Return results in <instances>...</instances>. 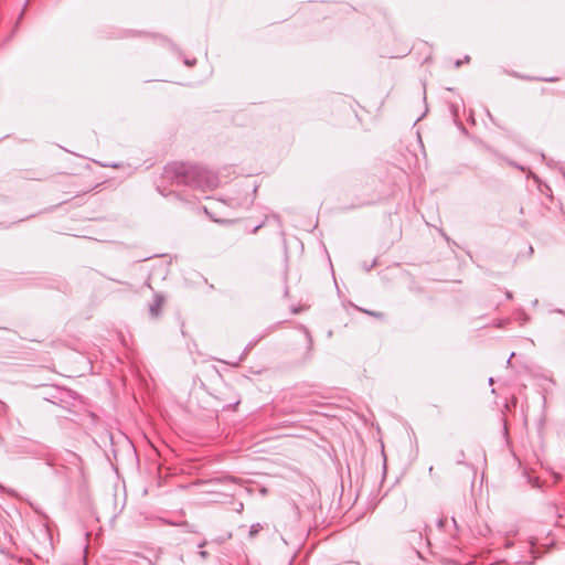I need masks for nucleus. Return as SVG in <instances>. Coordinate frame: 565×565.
Wrapping results in <instances>:
<instances>
[{
  "label": "nucleus",
  "mask_w": 565,
  "mask_h": 565,
  "mask_svg": "<svg viewBox=\"0 0 565 565\" xmlns=\"http://www.w3.org/2000/svg\"><path fill=\"white\" fill-rule=\"evenodd\" d=\"M545 514L547 516H550V519H561L562 518V514L559 513V508L556 503L554 502H548L546 505H545Z\"/></svg>",
  "instance_id": "nucleus-4"
},
{
  "label": "nucleus",
  "mask_w": 565,
  "mask_h": 565,
  "mask_svg": "<svg viewBox=\"0 0 565 565\" xmlns=\"http://www.w3.org/2000/svg\"><path fill=\"white\" fill-rule=\"evenodd\" d=\"M7 452L9 455L38 456L40 454V446L32 441L22 440L20 444L9 447Z\"/></svg>",
  "instance_id": "nucleus-2"
},
{
  "label": "nucleus",
  "mask_w": 565,
  "mask_h": 565,
  "mask_svg": "<svg viewBox=\"0 0 565 565\" xmlns=\"http://www.w3.org/2000/svg\"><path fill=\"white\" fill-rule=\"evenodd\" d=\"M262 530H263V525L260 523L252 524V526L249 529V537L254 539Z\"/></svg>",
  "instance_id": "nucleus-5"
},
{
  "label": "nucleus",
  "mask_w": 565,
  "mask_h": 565,
  "mask_svg": "<svg viewBox=\"0 0 565 565\" xmlns=\"http://www.w3.org/2000/svg\"><path fill=\"white\" fill-rule=\"evenodd\" d=\"M226 481L235 482V479L233 477L225 478Z\"/></svg>",
  "instance_id": "nucleus-14"
},
{
  "label": "nucleus",
  "mask_w": 565,
  "mask_h": 565,
  "mask_svg": "<svg viewBox=\"0 0 565 565\" xmlns=\"http://www.w3.org/2000/svg\"><path fill=\"white\" fill-rule=\"evenodd\" d=\"M0 490H2V486H0Z\"/></svg>",
  "instance_id": "nucleus-19"
},
{
  "label": "nucleus",
  "mask_w": 565,
  "mask_h": 565,
  "mask_svg": "<svg viewBox=\"0 0 565 565\" xmlns=\"http://www.w3.org/2000/svg\"><path fill=\"white\" fill-rule=\"evenodd\" d=\"M164 305V297L161 295H156L153 301L149 305V316L152 319H157L162 311Z\"/></svg>",
  "instance_id": "nucleus-3"
},
{
  "label": "nucleus",
  "mask_w": 565,
  "mask_h": 565,
  "mask_svg": "<svg viewBox=\"0 0 565 565\" xmlns=\"http://www.w3.org/2000/svg\"><path fill=\"white\" fill-rule=\"evenodd\" d=\"M544 81H546V82H553V81H555V79H554V78H545Z\"/></svg>",
  "instance_id": "nucleus-17"
},
{
  "label": "nucleus",
  "mask_w": 565,
  "mask_h": 565,
  "mask_svg": "<svg viewBox=\"0 0 565 565\" xmlns=\"http://www.w3.org/2000/svg\"><path fill=\"white\" fill-rule=\"evenodd\" d=\"M115 499V494L114 493H109L105 497V503H110L113 500Z\"/></svg>",
  "instance_id": "nucleus-6"
},
{
  "label": "nucleus",
  "mask_w": 565,
  "mask_h": 565,
  "mask_svg": "<svg viewBox=\"0 0 565 565\" xmlns=\"http://www.w3.org/2000/svg\"><path fill=\"white\" fill-rule=\"evenodd\" d=\"M529 482H533V487H539L536 479L533 480L531 477H529Z\"/></svg>",
  "instance_id": "nucleus-9"
},
{
  "label": "nucleus",
  "mask_w": 565,
  "mask_h": 565,
  "mask_svg": "<svg viewBox=\"0 0 565 565\" xmlns=\"http://www.w3.org/2000/svg\"><path fill=\"white\" fill-rule=\"evenodd\" d=\"M116 510H117V507L115 505V507H114V511H113V513H111V516H113V518H115V516L117 515V511H116Z\"/></svg>",
  "instance_id": "nucleus-12"
},
{
  "label": "nucleus",
  "mask_w": 565,
  "mask_h": 565,
  "mask_svg": "<svg viewBox=\"0 0 565 565\" xmlns=\"http://www.w3.org/2000/svg\"><path fill=\"white\" fill-rule=\"evenodd\" d=\"M513 356H514V353H512V354L510 355V358L508 359V361H507V363H508V364H510V363H511V359H512Z\"/></svg>",
  "instance_id": "nucleus-16"
},
{
  "label": "nucleus",
  "mask_w": 565,
  "mask_h": 565,
  "mask_svg": "<svg viewBox=\"0 0 565 565\" xmlns=\"http://www.w3.org/2000/svg\"><path fill=\"white\" fill-rule=\"evenodd\" d=\"M103 167L117 168V167H118V164H117V163H105V164H103Z\"/></svg>",
  "instance_id": "nucleus-10"
},
{
  "label": "nucleus",
  "mask_w": 565,
  "mask_h": 565,
  "mask_svg": "<svg viewBox=\"0 0 565 565\" xmlns=\"http://www.w3.org/2000/svg\"><path fill=\"white\" fill-rule=\"evenodd\" d=\"M244 508V504L242 502L238 503L237 508H236V511L237 512H241Z\"/></svg>",
  "instance_id": "nucleus-11"
},
{
  "label": "nucleus",
  "mask_w": 565,
  "mask_h": 565,
  "mask_svg": "<svg viewBox=\"0 0 565 565\" xmlns=\"http://www.w3.org/2000/svg\"><path fill=\"white\" fill-rule=\"evenodd\" d=\"M376 262L374 260L370 267H365L366 270H370L372 267H374Z\"/></svg>",
  "instance_id": "nucleus-15"
},
{
  "label": "nucleus",
  "mask_w": 565,
  "mask_h": 565,
  "mask_svg": "<svg viewBox=\"0 0 565 565\" xmlns=\"http://www.w3.org/2000/svg\"><path fill=\"white\" fill-rule=\"evenodd\" d=\"M164 178L177 184L188 185L202 191L217 188L220 181L212 171L190 163L173 162L164 168Z\"/></svg>",
  "instance_id": "nucleus-1"
},
{
  "label": "nucleus",
  "mask_w": 565,
  "mask_h": 565,
  "mask_svg": "<svg viewBox=\"0 0 565 565\" xmlns=\"http://www.w3.org/2000/svg\"><path fill=\"white\" fill-rule=\"evenodd\" d=\"M489 384H490V385H492V384H493V379H492V377H490V379H489Z\"/></svg>",
  "instance_id": "nucleus-18"
},
{
  "label": "nucleus",
  "mask_w": 565,
  "mask_h": 565,
  "mask_svg": "<svg viewBox=\"0 0 565 565\" xmlns=\"http://www.w3.org/2000/svg\"><path fill=\"white\" fill-rule=\"evenodd\" d=\"M195 62H196L195 58H193V60H189V58L184 60V64L188 65V66H193L195 64Z\"/></svg>",
  "instance_id": "nucleus-7"
},
{
  "label": "nucleus",
  "mask_w": 565,
  "mask_h": 565,
  "mask_svg": "<svg viewBox=\"0 0 565 565\" xmlns=\"http://www.w3.org/2000/svg\"><path fill=\"white\" fill-rule=\"evenodd\" d=\"M461 64H462V61L458 60V61L455 63V66H456V67H459Z\"/></svg>",
  "instance_id": "nucleus-13"
},
{
  "label": "nucleus",
  "mask_w": 565,
  "mask_h": 565,
  "mask_svg": "<svg viewBox=\"0 0 565 565\" xmlns=\"http://www.w3.org/2000/svg\"><path fill=\"white\" fill-rule=\"evenodd\" d=\"M147 444L150 449H152V444L143 435V445Z\"/></svg>",
  "instance_id": "nucleus-8"
}]
</instances>
